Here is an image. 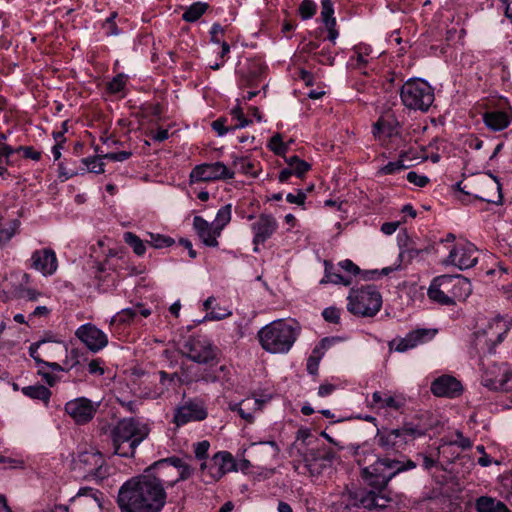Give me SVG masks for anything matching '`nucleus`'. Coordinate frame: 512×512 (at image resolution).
<instances>
[{"mask_svg":"<svg viewBox=\"0 0 512 512\" xmlns=\"http://www.w3.org/2000/svg\"><path fill=\"white\" fill-rule=\"evenodd\" d=\"M124 242L130 246L133 250V252L137 256H143L146 251V246L143 242V240L140 239L136 234L132 232H125L123 235Z\"/></svg>","mask_w":512,"mask_h":512,"instance_id":"obj_40","label":"nucleus"},{"mask_svg":"<svg viewBox=\"0 0 512 512\" xmlns=\"http://www.w3.org/2000/svg\"><path fill=\"white\" fill-rule=\"evenodd\" d=\"M233 166L236 171L247 176L257 177L259 169L255 162L248 157H233Z\"/></svg>","mask_w":512,"mask_h":512,"instance_id":"obj_33","label":"nucleus"},{"mask_svg":"<svg viewBox=\"0 0 512 512\" xmlns=\"http://www.w3.org/2000/svg\"><path fill=\"white\" fill-rule=\"evenodd\" d=\"M231 314L232 312L229 309L215 305L214 308L206 314L204 320L219 321L229 317Z\"/></svg>","mask_w":512,"mask_h":512,"instance_id":"obj_51","label":"nucleus"},{"mask_svg":"<svg viewBox=\"0 0 512 512\" xmlns=\"http://www.w3.org/2000/svg\"><path fill=\"white\" fill-rule=\"evenodd\" d=\"M149 238L150 239L146 240V242L156 249L170 247L175 242L174 239L169 236L155 233H149Z\"/></svg>","mask_w":512,"mask_h":512,"instance_id":"obj_46","label":"nucleus"},{"mask_svg":"<svg viewBox=\"0 0 512 512\" xmlns=\"http://www.w3.org/2000/svg\"><path fill=\"white\" fill-rule=\"evenodd\" d=\"M208 9V4L195 2L190 5L182 14V19L186 22H196Z\"/></svg>","mask_w":512,"mask_h":512,"instance_id":"obj_37","label":"nucleus"},{"mask_svg":"<svg viewBox=\"0 0 512 512\" xmlns=\"http://www.w3.org/2000/svg\"><path fill=\"white\" fill-rule=\"evenodd\" d=\"M132 156V152L130 151H120V152H110L103 156V158L115 161V162H123L129 159Z\"/></svg>","mask_w":512,"mask_h":512,"instance_id":"obj_60","label":"nucleus"},{"mask_svg":"<svg viewBox=\"0 0 512 512\" xmlns=\"http://www.w3.org/2000/svg\"><path fill=\"white\" fill-rule=\"evenodd\" d=\"M278 226V221L273 215L266 213L259 215L256 221L251 224L254 252H259V245L264 244L267 240H269L277 231Z\"/></svg>","mask_w":512,"mask_h":512,"instance_id":"obj_18","label":"nucleus"},{"mask_svg":"<svg viewBox=\"0 0 512 512\" xmlns=\"http://www.w3.org/2000/svg\"><path fill=\"white\" fill-rule=\"evenodd\" d=\"M425 435V430L413 423H405L403 426L390 429L382 427L377 429L375 442L385 453L398 452L406 447L409 442Z\"/></svg>","mask_w":512,"mask_h":512,"instance_id":"obj_6","label":"nucleus"},{"mask_svg":"<svg viewBox=\"0 0 512 512\" xmlns=\"http://www.w3.org/2000/svg\"><path fill=\"white\" fill-rule=\"evenodd\" d=\"M208 417L206 401L200 397L182 400L174 409L172 422L181 427L191 422H201Z\"/></svg>","mask_w":512,"mask_h":512,"instance_id":"obj_12","label":"nucleus"},{"mask_svg":"<svg viewBox=\"0 0 512 512\" xmlns=\"http://www.w3.org/2000/svg\"><path fill=\"white\" fill-rule=\"evenodd\" d=\"M322 316L325 321L337 324L340 320V310L336 307H327L323 310Z\"/></svg>","mask_w":512,"mask_h":512,"instance_id":"obj_58","label":"nucleus"},{"mask_svg":"<svg viewBox=\"0 0 512 512\" xmlns=\"http://www.w3.org/2000/svg\"><path fill=\"white\" fill-rule=\"evenodd\" d=\"M400 99L409 110L427 112L435 99L434 89L424 79L410 78L401 86Z\"/></svg>","mask_w":512,"mask_h":512,"instance_id":"obj_7","label":"nucleus"},{"mask_svg":"<svg viewBox=\"0 0 512 512\" xmlns=\"http://www.w3.org/2000/svg\"><path fill=\"white\" fill-rule=\"evenodd\" d=\"M306 200V193L302 190H298L296 194L288 193L286 195V201L291 204L303 205Z\"/></svg>","mask_w":512,"mask_h":512,"instance_id":"obj_64","label":"nucleus"},{"mask_svg":"<svg viewBox=\"0 0 512 512\" xmlns=\"http://www.w3.org/2000/svg\"><path fill=\"white\" fill-rule=\"evenodd\" d=\"M19 227L20 221L18 219L0 217V248L16 235Z\"/></svg>","mask_w":512,"mask_h":512,"instance_id":"obj_27","label":"nucleus"},{"mask_svg":"<svg viewBox=\"0 0 512 512\" xmlns=\"http://www.w3.org/2000/svg\"><path fill=\"white\" fill-rule=\"evenodd\" d=\"M300 333V326L295 320L278 319L262 327L258 337L262 348L270 353H287Z\"/></svg>","mask_w":512,"mask_h":512,"instance_id":"obj_3","label":"nucleus"},{"mask_svg":"<svg viewBox=\"0 0 512 512\" xmlns=\"http://www.w3.org/2000/svg\"><path fill=\"white\" fill-rule=\"evenodd\" d=\"M194 454L198 460L206 461L208 456V450L210 448V443L207 440H203L195 443L194 445Z\"/></svg>","mask_w":512,"mask_h":512,"instance_id":"obj_54","label":"nucleus"},{"mask_svg":"<svg viewBox=\"0 0 512 512\" xmlns=\"http://www.w3.org/2000/svg\"><path fill=\"white\" fill-rule=\"evenodd\" d=\"M347 300V310L359 317H373L382 307V296L374 285L352 288Z\"/></svg>","mask_w":512,"mask_h":512,"instance_id":"obj_8","label":"nucleus"},{"mask_svg":"<svg viewBox=\"0 0 512 512\" xmlns=\"http://www.w3.org/2000/svg\"><path fill=\"white\" fill-rule=\"evenodd\" d=\"M374 59L372 56V48L367 44H358L353 48V54L349 57L348 65L350 68L355 70L363 71L367 74L364 69L368 66L370 61Z\"/></svg>","mask_w":512,"mask_h":512,"instance_id":"obj_25","label":"nucleus"},{"mask_svg":"<svg viewBox=\"0 0 512 512\" xmlns=\"http://www.w3.org/2000/svg\"><path fill=\"white\" fill-rule=\"evenodd\" d=\"M117 17V13H112L103 23V29L107 36H116L119 35L120 30L118 29L115 18Z\"/></svg>","mask_w":512,"mask_h":512,"instance_id":"obj_53","label":"nucleus"},{"mask_svg":"<svg viewBox=\"0 0 512 512\" xmlns=\"http://www.w3.org/2000/svg\"><path fill=\"white\" fill-rule=\"evenodd\" d=\"M479 258L477 247L468 241L459 242L454 245L450 251L446 263L457 267L460 270H466L474 267Z\"/></svg>","mask_w":512,"mask_h":512,"instance_id":"obj_16","label":"nucleus"},{"mask_svg":"<svg viewBox=\"0 0 512 512\" xmlns=\"http://www.w3.org/2000/svg\"><path fill=\"white\" fill-rule=\"evenodd\" d=\"M406 179L417 187H425L429 183V178L427 176L420 175L415 171L408 172Z\"/></svg>","mask_w":512,"mask_h":512,"instance_id":"obj_57","label":"nucleus"},{"mask_svg":"<svg viewBox=\"0 0 512 512\" xmlns=\"http://www.w3.org/2000/svg\"><path fill=\"white\" fill-rule=\"evenodd\" d=\"M15 153H19V151H17V148L15 149L10 145L3 144L2 146H0V162H3L4 159L7 165H12L14 162L12 157Z\"/></svg>","mask_w":512,"mask_h":512,"instance_id":"obj_55","label":"nucleus"},{"mask_svg":"<svg viewBox=\"0 0 512 512\" xmlns=\"http://www.w3.org/2000/svg\"><path fill=\"white\" fill-rule=\"evenodd\" d=\"M77 496L78 497H81V496L89 497V498L93 499V501L97 504V506L99 508L102 507L103 493L97 489H94L91 487L80 488L77 493Z\"/></svg>","mask_w":512,"mask_h":512,"instance_id":"obj_50","label":"nucleus"},{"mask_svg":"<svg viewBox=\"0 0 512 512\" xmlns=\"http://www.w3.org/2000/svg\"><path fill=\"white\" fill-rule=\"evenodd\" d=\"M321 20L326 21L334 17V4L331 0H321Z\"/></svg>","mask_w":512,"mask_h":512,"instance_id":"obj_56","label":"nucleus"},{"mask_svg":"<svg viewBox=\"0 0 512 512\" xmlns=\"http://www.w3.org/2000/svg\"><path fill=\"white\" fill-rule=\"evenodd\" d=\"M184 349L186 356L199 364L212 363L218 356L217 347L204 335L189 337L184 344Z\"/></svg>","mask_w":512,"mask_h":512,"instance_id":"obj_13","label":"nucleus"},{"mask_svg":"<svg viewBox=\"0 0 512 512\" xmlns=\"http://www.w3.org/2000/svg\"><path fill=\"white\" fill-rule=\"evenodd\" d=\"M99 408L98 402H93L86 397H78L65 404V412L77 425L89 423Z\"/></svg>","mask_w":512,"mask_h":512,"instance_id":"obj_17","label":"nucleus"},{"mask_svg":"<svg viewBox=\"0 0 512 512\" xmlns=\"http://www.w3.org/2000/svg\"><path fill=\"white\" fill-rule=\"evenodd\" d=\"M481 384L492 391H512V368L505 364H493L483 371Z\"/></svg>","mask_w":512,"mask_h":512,"instance_id":"obj_14","label":"nucleus"},{"mask_svg":"<svg viewBox=\"0 0 512 512\" xmlns=\"http://www.w3.org/2000/svg\"><path fill=\"white\" fill-rule=\"evenodd\" d=\"M224 33V28L219 23H214L210 29L211 42L214 44H221L222 42H224L222 40Z\"/></svg>","mask_w":512,"mask_h":512,"instance_id":"obj_59","label":"nucleus"},{"mask_svg":"<svg viewBox=\"0 0 512 512\" xmlns=\"http://www.w3.org/2000/svg\"><path fill=\"white\" fill-rule=\"evenodd\" d=\"M229 369L226 365H221L216 369H206L201 375H199L195 381L204 383H215L222 380H228Z\"/></svg>","mask_w":512,"mask_h":512,"instance_id":"obj_30","label":"nucleus"},{"mask_svg":"<svg viewBox=\"0 0 512 512\" xmlns=\"http://www.w3.org/2000/svg\"><path fill=\"white\" fill-rule=\"evenodd\" d=\"M82 166L79 168V174H85L86 172L101 174L104 173L105 164L101 157L90 156L81 159Z\"/></svg>","mask_w":512,"mask_h":512,"instance_id":"obj_34","label":"nucleus"},{"mask_svg":"<svg viewBox=\"0 0 512 512\" xmlns=\"http://www.w3.org/2000/svg\"><path fill=\"white\" fill-rule=\"evenodd\" d=\"M317 12V4L313 0H303L298 7V13L302 20H309Z\"/></svg>","mask_w":512,"mask_h":512,"instance_id":"obj_47","label":"nucleus"},{"mask_svg":"<svg viewBox=\"0 0 512 512\" xmlns=\"http://www.w3.org/2000/svg\"><path fill=\"white\" fill-rule=\"evenodd\" d=\"M371 407L375 409L400 410L405 405V399L399 396H391L375 391L372 394Z\"/></svg>","mask_w":512,"mask_h":512,"instance_id":"obj_26","label":"nucleus"},{"mask_svg":"<svg viewBox=\"0 0 512 512\" xmlns=\"http://www.w3.org/2000/svg\"><path fill=\"white\" fill-rule=\"evenodd\" d=\"M483 122L492 131H502L512 122V112L509 109H489L483 113Z\"/></svg>","mask_w":512,"mask_h":512,"instance_id":"obj_23","label":"nucleus"},{"mask_svg":"<svg viewBox=\"0 0 512 512\" xmlns=\"http://www.w3.org/2000/svg\"><path fill=\"white\" fill-rule=\"evenodd\" d=\"M234 175L235 172L233 170H230L224 163L218 161L196 165L190 173V180L191 182L229 180L233 179Z\"/></svg>","mask_w":512,"mask_h":512,"instance_id":"obj_15","label":"nucleus"},{"mask_svg":"<svg viewBox=\"0 0 512 512\" xmlns=\"http://www.w3.org/2000/svg\"><path fill=\"white\" fill-rule=\"evenodd\" d=\"M431 392L437 397L456 398L461 395V382L451 375H442L431 383Z\"/></svg>","mask_w":512,"mask_h":512,"instance_id":"obj_21","label":"nucleus"},{"mask_svg":"<svg viewBox=\"0 0 512 512\" xmlns=\"http://www.w3.org/2000/svg\"><path fill=\"white\" fill-rule=\"evenodd\" d=\"M487 188L493 192V195L484 194L478 196L482 201L499 204L502 202L501 185L496 180H491L486 184Z\"/></svg>","mask_w":512,"mask_h":512,"instance_id":"obj_41","label":"nucleus"},{"mask_svg":"<svg viewBox=\"0 0 512 512\" xmlns=\"http://www.w3.org/2000/svg\"><path fill=\"white\" fill-rule=\"evenodd\" d=\"M75 335L92 352H98L108 344L107 335L91 323L81 325Z\"/></svg>","mask_w":512,"mask_h":512,"instance_id":"obj_19","label":"nucleus"},{"mask_svg":"<svg viewBox=\"0 0 512 512\" xmlns=\"http://www.w3.org/2000/svg\"><path fill=\"white\" fill-rule=\"evenodd\" d=\"M390 349H394L397 352L404 353L408 350L414 349L417 347L414 338L411 333H407L405 337L395 338L389 344Z\"/></svg>","mask_w":512,"mask_h":512,"instance_id":"obj_39","label":"nucleus"},{"mask_svg":"<svg viewBox=\"0 0 512 512\" xmlns=\"http://www.w3.org/2000/svg\"><path fill=\"white\" fill-rule=\"evenodd\" d=\"M338 265L342 270L347 272L350 277L351 275H357L360 272V268L349 259L340 261Z\"/></svg>","mask_w":512,"mask_h":512,"instance_id":"obj_61","label":"nucleus"},{"mask_svg":"<svg viewBox=\"0 0 512 512\" xmlns=\"http://www.w3.org/2000/svg\"><path fill=\"white\" fill-rule=\"evenodd\" d=\"M127 81H128V76L123 73H120V74L116 75L115 77H113L112 80H110L107 83L106 90L110 94L121 93L124 91Z\"/></svg>","mask_w":512,"mask_h":512,"instance_id":"obj_44","label":"nucleus"},{"mask_svg":"<svg viewBox=\"0 0 512 512\" xmlns=\"http://www.w3.org/2000/svg\"><path fill=\"white\" fill-rule=\"evenodd\" d=\"M267 147L276 155L284 156L288 150V144L284 143L280 134L271 137Z\"/></svg>","mask_w":512,"mask_h":512,"instance_id":"obj_45","label":"nucleus"},{"mask_svg":"<svg viewBox=\"0 0 512 512\" xmlns=\"http://www.w3.org/2000/svg\"><path fill=\"white\" fill-rule=\"evenodd\" d=\"M147 424L134 418H124L117 422L111 431L114 454L121 457H133L136 448L149 435Z\"/></svg>","mask_w":512,"mask_h":512,"instance_id":"obj_5","label":"nucleus"},{"mask_svg":"<svg viewBox=\"0 0 512 512\" xmlns=\"http://www.w3.org/2000/svg\"><path fill=\"white\" fill-rule=\"evenodd\" d=\"M193 228L205 246L218 247L217 238L221 235V228H218L214 223H209L201 216L193 218Z\"/></svg>","mask_w":512,"mask_h":512,"instance_id":"obj_22","label":"nucleus"},{"mask_svg":"<svg viewBox=\"0 0 512 512\" xmlns=\"http://www.w3.org/2000/svg\"><path fill=\"white\" fill-rule=\"evenodd\" d=\"M227 120L225 118H219L212 122V129L218 134V136H224L230 128L226 126Z\"/></svg>","mask_w":512,"mask_h":512,"instance_id":"obj_63","label":"nucleus"},{"mask_svg":"<svg viewBox=\"0 0 512 512\" xmlns=\"http://www.w3.org/2000/svg\"><path fill=\"white\" fill-rule=\"evenodd\" d=\"M200 470L203 473L205 483L219 481L229 472L238 471L237 462L233 455L228 451H218L211 459L203 461L200 464Z\"/></svg>","mask_w":512,"mask_h":512,"instance_id":"obj_11","label":"nucleus"},{"mask_svg":"<svg viewBox=\"0 0 512 512\" xmlns=\"http://www.w3.org/2000/svg\"><path fill=\"white\" fill-rule=\"evenodd\" d=\"M403 157L404 155H400L397 160L388 162L386 165L380 167L376 172V176L394 175L407 169L409 166L404 163Z\"/></svg>","mask_w":512,"mask_h":512,"instance_id":"obj_36","label":"nucleus"},{"mask_svg":"<svg viewBox=\"0 0 512 512\" xmlns=\"http://www.w3.org/2000/svg\"><path fill=\"white\" fill-rule=\"evenodd\" d=\"M230 220H231V205L227 204L225 206H222L218 210L214 224L218 228H221V231H222L223 228L230 222Z\"/></svg>","mask_w":512,"mask_h":512,"instance_id":"obj_48","label":"nucleus"},{"mask_svg":"<svg viewBox=\"0 0 512 512\" xmlns=\"http://www.w3.org/2000/svg\"><path fill=\"white\" fill-rule=\"evenodd\" d=\"M166 498L163 481L150 466L120 487L117 504L121 512H161Z\"/></svg>","mask_w":512,"mask_h":512,"instance_id":"obj_2","label":"nucleus"},{"mask_svg":"<svg viewBox=\"0 0 512 512\" xmlns=\"http://www.w3.org/2000/svg\"><path fill=\"white\" fill-rule=\"evenodd\" d=\"M31 267L43 276L53 275L58 268L56 253L50 248L36 250L31 256Z\"/></svg>","mask_w":512,"mask_h":512,"instance_id":"obj_20","label":"nucleus"},{"mask_svg":"<svg viewBox=\"0 0 512 512\" xmlns=\"http://www.w3.org/2000/svg\"><path fill=\"white\" fill-rule=\"evenodd\" d=\"M303 467L295 466L294 469L300 474L308 473L311 476L319 475L323 468L320 460L314 454H306L303 458Z\"/></svg>","mask_w":512,"mask_h":512,"instance_id":"obj_32","label":"nucleus"},{"mask_svg":"<svg viewBox=\"0 0 512 512\" xmlns=\"http://www.w3.org/2000/svg\"><path fill=\"white\" fill-rule=\"evenodd\" d=\"M43 294L34 289L29 287H20L17 290V296L21 299L29 300V301H36L39 297H41Z\"/></svg>","mask_w":512,"mask_h":512,"instance_id":"obj_52","label":"nucleus"},{"mask_svg":"<svg viewBox=\"0 0 512 512\" xmlns=\"http://www.w3.org/2000/svg\"><path fill=\"white\" fill-rule=\"evenodd\" d=\"M285 162L291 168L293 174L299 178L311 169V165L308 162L296 155L285 157Z\"/></svg>","mask_w":512,"mask_h":512,"instance_id":"obj_38","label":"nucleus"},{"mask_svg":"<svg viewBox=\"0 0 512 512\" xmlns=\"http://www.w3.org/2000/svg\"><path fill=\"white\" fill-rule=\"evenodd\" d=\"M260 406V402L257 399L253 400H243L240 403L229 404V408L231 411L237 412L239 416L251 423L254 420L253 411L258 409Z\"/></svg>","mask_w":512,"mask_h":512,"instance_id":"obj_29","label":"nucleus"},{"mask_svg":"<svg viewBox=\"0 0 512 512\" xmlns=\"http://www.w3.org/2000/svg\"><path fill=\"white\" fill-rule=\"evenodd\" d=\"M325 271L324 277L320 280V284H341L343 286H350L352 284V279L350 276H343L337 272L333 271V265L325 261Z\"/></svg>","mask_w":512,"mask_h":512,"instance_id":"obj_31","label":"nucleus"},{"mask_svg":"<svg viewBox=\"0 0 512 512\" xmlns=\"http://www.w3.org/2000/svg\"><path fill=\"white\" fill-rule=\"evenodd\" d=\"M417 346L431 341L438 333L437 329L432 328H418L410 331Z\"/></svg>","mask_w":512,"mask_h":512,"instance_id":"obj_43","label":"nucleus"},{"mask_svg":"<svg viewBox=\"0 0 512 512\" xmlns=\"http://www.w3.org/2000/svg\"><path fill=\"white\" fill-rule=\"evenodd\" d=\"M75 465V469L79 470L87 479L101 481L109 476V467L105 458L95 448L79 452Z\"/></svg>","mask_w":512,"mask_h":512,"instance_id":"obj_10","label":"nucleus"},{"mask_svg":"<svg viewBox=\"0 0 512 512\" xmlns=\"http://www.w3.org/2000/svg\"><path fill=\"white\" fill-rule=\"evenodd\" d=\"M151 470H155L165 487H173L181 481L188 480L195 472L190 464L176 456L156 461L151 465Z\"/></svg>","mask_w":512,"mask_h":512,"instance_id":"obj_9","label":"nucleus"},{"mask_svg":"<svg viewBox=\"0 0 512 512\" xmlns=\"http://www.w3.org/2000/svg\"><path fill=\"white\" fill-rule=\"evenodd\" d=\"M232 119L236 122L231 126V129L244 128L248 126L252 121L245 117L242 109L237 106L231 110Z\"/></svg>","mask_w":512,"mask_h":512,"instance_id":"obj_49","label":"nucleus"},{"mask_svg":"<svg viewBox=\"0 0 512 512\" xmlns=\"http://www.w3.org/2000/svg\"><path fill=\"white\" fill-rule=\"evenodd\" d=\"M417 464L410 460L378 458L371 466L362 469V477L372 490L358 489L349 493L351 505L368 510L385 508L390 501L382 494L391 479L396 475L416 468Z\"/></svg>","mask_w":512,"mask_h":512,"instance_id":"obj_1","label":"nucleus"},{"mask_svg":"<svg viewBox=\"0 0 512 512\" xmlns=\"http://www.w3.org/2000/svg\"><path fill=\"white\" fill-rule=\"evenodd\" d=\"M151 315V310L146 308L142 303H138L132 307L122 309L111 319L110 324L130 325L139 321L141 317L147 318Z\"/></svg>","mask_w":512,"mask_h":512,"instance_id":"obj_24","label":"nucleus"},{"mask_svg":"<svg viewBox=\"0 0 512 512\" xmlns=\"http://www.w3.org/2000/svg\"><path fill=\"white\" fill-rule=\"evenodd\" d=\"M475 508L477 512H510L505 503L489 496L479 497L476 500Z\"/></svg>","mask_w":512,"mask_h":512,"instance_id":"obj_28","label":"nucleus"},{"mask_svg":"<svg viewBox=\"0 0 512 512\" xmlns=\"http://www.w3.org/2000/svg\"><path fill=\"white\" fill-rule=\"evenodd\" d=\"M472 292L470 281L461 275L435 277L427 290L429 300L442 306H453L464 301Z\"/></svg>","mask_w":512,"mask_h":512,"instance_id":"obj_4","label":"nucleus"},{"mask_svg":"<svg viewBox=\"0 0 512 512\" xmlns=\"http://www.w3.org/2000/svg\"><path fill=\"white\" fill-rule=\"evenodd\" d=\"M22 393L35 400H41L44 403H48L51 397V391L43 385H30L22 388Z\"/></svg>","mask_w":512,"mask_h":512,"instance_id":"obj_35","label":"nucleus"},{"mask_svg":"<svg viewBox=\"0 0 512 512\" xmlns=\"http://www.w3.org/2000/svg\"><path fill=\"white\" fill-rule=\"evenodd\" d=\"M17 151L23 152L24 157L28 159L38 161L41 158V152L34 150L31 146H19Z\"/></svg>","mask_w":512,"mask_h":512,"instance_id":"obj_62","label":"nucleus"},{"mask_svg":"<svg viewBox=\"0 0 512 512\" xmlns=\"http://www.w3.org/2000/svg\"><path fill=\"white\" fill-rule=\"evenodd\" d=\"M65 351L66 356L63 363L64 369L67 372L80 365L81 360L84 359V353L77 348H73L70 351H68V349L65 348Z\"/></svg>","mask_w":512,"mask_h":512,"instance_id":"obj_42","label":"nucleus"}]
</instances>
